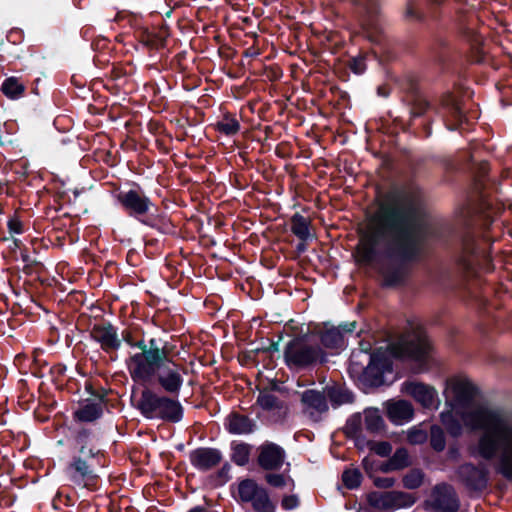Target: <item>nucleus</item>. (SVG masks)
I'll use <instances>...</instances> for the list:
<instances>
[{"instance_id": "62", "label": "nucleus", "mask_w": 512, "mask_h": 512, "mask_svg": "<svg viewBox=\"0 0 512 512\" xmlns=\"http://www.w3.org/2000/svg\"><path fill=\"white\" fill-rule=\"evenodd\" d=\"M397 502H398V504H397L396 508L410 507L415 503V497L409 493V497H402Z\"/></svg>"}, {"instance_id": "49", "label": "nucleus", "mask_w": 512, "mask_h": 512, "mask_svg": "<svg viewBox=\"0 0 512 512\" xmlns=\"http://www.w3.org/2000/svg\"><path fill=\"white\" fill-rule=\"evenodd\" d=\"M370 449L380 457H388L392 452V445L388 441L371 442Z\"/></svg>"}, {"instance_id": "8", "label": "nucleus", "mask_w": 512, "mask_h": 512, "mask_svg": "<svg viewBox=\"0 0 512 512\" xmlns=\"http://www.w3.org/2000/svg\"><path fill=\"white\" fill-rule=\"evenodd\" d=\"M87 458L80 454L73 455L65 467V475L73 485L89 491H97L100 477Z\"/></svg>"}, {"instance_id": "38", "label": "nucleus", "mask_w": 512, "mask_h": 512, "mask_svg": "<svg viewBox=\"0 0 512 512\" xmlns=\"http://www.w3.org/2000/svg\"><path fill=\"white\" fill-rule=\"evenodd\" d=\"M424 476V472L421 469L413 468L403 476V486L409 490L417 489L423 484Z\"/></svg>"}, {"instance_id": "14", "label": "nucleus", "mask_w": 512, "mask_h": 512, "mask_svg": "<svg viewBox=\"0 0 512 512\" xmlns=\"http://www.w3.org/2000/svg\"><path fill=\"white\" fill-rule=\"evenodd\" d=\"M120 339L121 342L124 341L129 346L136 347L140 350V352L131 355L126 361L129 373H131L133 369H135L144 359L149 356L151 350L153 351L162 343L161 339L156 338H151L148 340V342H145L143 338L140 340H135L133 331L128 328L122 330Z\"/></svg>"}, {"instance_id": "63", "label": "nucleus", "mask_w": 512, "mask_h": 512, "mask_svg": "<svg viewBox=\"0 0 512 512\" xmlns=\"http://www.w3.org/2000/svg\"><path fill=\"white\" fill-rule=\"evenodd\" d=\"M356 326H357V322L353 321V322L341 323L337 328H339L342 333L343 332H345V333H352L356 329Z\"/></svg>"}, {"instance_id": "54", "label": "nucleus", "mask_w": 512, "mask_h": 512, "mask_svg": "<svg viewBox=\"0 0 512 512\" xmlns=\"http://www.w3.org/2000/svg\"><path fill=\"white\" fill-rule=\"evenodd\" d=\"M427 439V434L420 429H411L408 433V440L411 444H422Z\"/></svg>"}, {"instance_id": "32", "label": "nucleus", "mask_w": 512, "mask_h": 512, "mask_svg": "<svg viewBox=\"0 0 512 512\" xmlns=\"http://www.w3.org/2000/svg\"><path fill=\"white\" fill-rule=\"evenodd\" d=\"M321 345L327 349H338L344 345V336L341 330L335 326L318 332Z\"/></svg>"}, {"instance_id": "57", "label": "nucleus", "mask_w": 512, "mask_h": 512, "mask_svg": "<svg viewBox=\"0 0 512 512\" xmlns=\"http://www.w3.org/2000/svg\"><path fill=\"white\" fill-rule=\"evenodd\" d=\"M281 339H282V336L280 335L278 341H269V344L267 345V350L269 352V360L271 362V365L270 366L265 365L266 368H274L275 367L272 354L279 352V342Z\"/></svg>"}, {"instance_id": "21", "label": "nucleus", "mask_w": 512, "mask_h": 512, "mask_svg": "<svg viewBox=\"0 0 512 512\" xmlns=\"http://www.w3.org/2000/svg\"><path fill=\"white\" fill-rule=\"evenodd\" d=\"M301 403L310 410L309 416L313 421H319L320 416L329 410L326 394L316 389H307L301 394Z\"/></svg>"}, {"instance_id": "31", "label": "nucleus", "mask_w": 512, "mask_h": 512, "mask_svg": "<svg viewBox=\"0 0 512 512\" xmlns=\"http://www.w3.org/2000/svg\"><path fill=\"white\" fill-rule=\"evenodd\" d=\"M471 168L473 170V184L475 190L483 196L487 183L488 173L490 170L489 163L487 161L474 162L471 158Z\"/></svg>"}, {"instance_id": "52", "label": "nucleus", "mask_w": 512, "mask_h": 512, "mask_svg": "<svg viewBox=\"0 0 512 512\" xmlns=\"http://www.w3.org/2000/svg\"><path fill=\"white\" fill-rule=\"evenodd\" d=\"M265 481L272 487L282 488L286 485V480L283 474L267 473Z\"/></svg>"}, {"instance_id": "29", "label": "nucleus", "mask_w": 512, "mask_h": 512, "mask_svg": "<svg viewBox=\"0 0 512 512\" xmlns=\"http://www.w3.org/2000/svg\"><path fill=\"white\" fill-rule=\"evenodd\" d=\"M0 91L10 100H18L26 95V85L21 78L10 76L4 79Z\"/></svg>"}, {"instance_id": "39", "label": "nucleus", "mask_w": 512, "mask_h": 512, "mask_svg": "<svg viewBox=\"0 0 512 512\" xmlns=\"http://www.w3.org/2000/svg\"><path fill=\"white\" fill-rule=\"evenodd\" d=\"M364 423L370 433H378L385 427L384 419L377 410L366 413Z\"/></svg>"}, {"instance_id": "56", "label": "nucleus", "mask_w": 512, "mask_h": 512, "mask_svg": "<svg viewBox=\"0 0 512 512\" xmlns=\"http://www.w3.org/2000/svg\"><path fill=\"white\" fill-rule=\"evenodd\" d=\"M67 367L65 364L57 363L50 368V374L54 383L60 381V378L65 375Z\"/></svg>"}, {"instance_id": "13", "label": "nucleus", "mask_w": 512, "mask_h": 512, "mask_svg": "<svg viewBox=\"0 0 512 512\" xmlns=\"http://www.w3.org/2000/svg\"><path fill=\"white\" fill-rule=\"evenodd\" d=\"M456 474L460 482L470 492H483L489 481V471L484 465L477 466L471 462L461 464Z\"/></svg>"}, {"instance_id": "60", "label": "nucleus", "mask_w": 512, "mask_h": 512, "mask_svg": "<svg viewBox=\"0 0 512 512\" xmlns=\"http://www.w3.org/2000/svg\"><path fill=\"white\" fill-rule=\"evenodd\" d=\"M260 132L263 133V140L264 141H267L269 139H277V136H275L274 134V128L270 125H267V126H264L263 128L260 129Z\"/></svg>"}, {"instance_id": "50", "label": "nucleus", "mask_w": 512, "mask_h": 512, "mask_svg": "<svg viewBox=\"0 0 512 512\" xmlns=\"http://www.w3.org/2000/svg\"><path fill=\"white\" fill-rule=\"evenodd\" d=\"M127 71L126 69L119 63L112 64L111 69L105 74L108 78V81L116 82L126 77Z\"/></svg>"}, {"instance_id": "64", "label": "nucleus", "mask_w": 512, "mask_h": 512, "mask_svg": "<svg viewBox=\"0 0 512 512\" xmlns=\"http://www.w3.org/2000/svg\"><path fill=\"white\" fill-rule=\"evenodd\" d=\"M391 93V88L387 84H382L377 87V95L387 98Z\"/></svg>"}, {"instance_id": "28", "label": "nucleus", "mask_w": 512, "mask_h": 512, "mask_svg": "<svg viewBox=\"0 0 512 512\" xmlns=\"http://www.w3.org/2000/svg\"><path fill=\"white\" fill-rule=\"evenodd\" d=\"M430 51L434 60L441 65H445L452 58V47L449 41L439 35L433 38Z\"/></svg>"}, {"instance_id": "30", "label": "nucleus", "mask_w": 512, "mask_h": 512, "mask_svg": "<svg viewBox=\"0 0 512 512\" xmlns=\"http://www.w3.org/2000/svg\"><path fill=\"white\" fill-rule=\"evenodd\" d=\"M326 397L329 399L333 408L354 402L353 392L340 385L328 386L326 388Z\"/></svg>"}, {"instance_id": "7", "label": "nucleus", "mask_w": 512, "mask_h": 512, "mask_svg": "<svg viewBox=\"0 0 512 512\" xmlns=\"http://www.w3.org/2000/svg\"><path fill=\"white\" fill-rule=\"evenodd\" d=\"M283 360L290 371H311L328 361V355L319 344H311L306 336H295L287 342Z\"/></svg>"}, {"instance_id": "41", "label": "nucleus", "mask_w": 512, "mask_h": 512, "mask_svg": "<svg viewBox=\"0 0 512 512\" xmlns=\"http://www.w3.org/2000/svg\"><path fill=\"white\" fill-rule=\"evenodd\" d=\"M362 429V418L359 413L351 415L345 424L344 433L349 439H356Z\"/></svg>"}, {"instance_id": "42", "label": "nucleus", "mask_w": 512, "mask_h": 512, "mask_svg": "<svg viewBox=\"0 0 512 512\" xmlns=\"http://www.w3.org/2000/svg\"><path fill=\"white\" fill-rule=\"evenodd\" d=\"M430 446L436 452H442L446 447L445 433L438 425H432L430 429Z\"/></svg>"}, {"instance_id": "16", "label": "nucleus", "mask_w": 512, "mask_h": 512, "mask_svg": "<svg viewBox=\"0 0 512 512\" xmlns=\"http://www.w3.org/2000/svg\"><path fill=\"white\" fill-rule=\"evenodd\" d=\"M258 465L266 471H278L284 464L286 452L280 445L265 441L258 448Z\"/></svg>"}, {"instance_id": "9", "label": "nucleus", "mask_w": 512, "mask_h": 512, "mask_svg": "<svg viewBox=\"0 0 512 512\" xmlns=\"http://www.w3.org/2000/svg\"><path fill=\"white\" fill-rule=\"evenodd\" d=\"M393 371L391 357L382 348L370 354L369 362L359 376V381L366 388H378L384 385V374Z\"/></svg>"}, {"instance_id": "40", "label": "nucleus", "mask_w": 512, "mask_h": 512, "mask_svg": "<svg viewBox=\"0 0 512 512\" xmlns=\"http://www.w3.org/2000/svg\"><path fill=\"white\" fill-rule=\"evenodd\" d=\"M363 476L359 469H346L342 473V482L349 490H355L360 487Z\"/></svg>"}, {"instance_id": "37", "label": "nucleus", "mask_w": 512, "mask_h": 512, "mask_svg": "<svg viewBox=\"0 0 512 512\" xmlns=\"http://www.w3.org/2000/svg\"><path fill=\"white\" fill-rule=\"evenodd\" d=\"M256 403L265 411L278 410L283 407V402L274 394L261 391Z\"/></svg>"}, {"instance_id": "51", "label": "nucleus", "mask_w": 512, "mask_h": 512, "mask_svg": "<svg viewBox=\"0 0 512 512\" xmlns=\"http://www.w3.org/2000/svg\"><path fill=\"white\" fill-rule=\"evenodd\" d=\"M7 229L11 235H20L24 233V224L20 220V218L16 214H14L7 221Z\"/></svg>"}, {"instance_id": "35", "label": "nucleus", "mask_w": 512, "mask_h": 512, "mask_svg": "<svg viewBox=\"0 0 512 512\" xmlns=\"http://www.w3.org/2000/svg\"><path fill=\"white\" fill-rule=\"evenodd\" d=\"M309 220L299 213H295L291 217V231L302 241H307L310 237Z\"/></svg>"}, {"instance_id": "18", "label": "nucleus", "mask_w": 512, "mask_h": 512, "mask_svg": "<svg viewBox=\"0 0 512 512\" xmlns=\"http://www.w3.org/2000/svg\"><path fill=\"white\" fill-rule=\"evenodd\" d=\"M106 406V395L102 394L99 399L87 398L79 402V406L73 411L72 416L75 422L93 423L101 419Z\"/></svg>"}, {"instance_id": "53", "label": "nucleus", "mask_w": 512, "mask_h": 512, "mask_svg": "<svg viewBox=\"0 0 512 512\" xmlns=\"http://www.w3.org/2000/svg\"><path fill=\"white\" fill-rule=\"evenodd\" d=\"M112 52H103L99 54H95L93 58V62L96 67L104 69L109 67L111 64Z\"/></svg>"}, {"instance_id": "2", "label": "nucleus", "mask_w": 512, "mask_h": 512, "mask_svg": "<svg viewBox=\"0 0 512 512\" xmlns=\"http://www.w3.org/2000/svg\"><path fill=\"white\" fill-rule=\"evenodd\" d=\"M475 429L482 433L478 438L475 453L484 460H493L501 452L498 473L512 480V424L500 408L478 406L469 413Z\"/></svg>"}, {"instance_id": "47", "label": "nucleus", "mask_w": 512, "mask_h": 512, "mask_svg": "<svg viewBox=\"0 0 512 512\" xmlns=\"http://www.w3.org/2000/svg\"><path fill=\"white\" fill-rule=\"evenodd\" d=\"M442 423L444 424L447 432L453 436L458 437L462 433V425L459 422L458 419L453 417L452 415L445 416L444 414L441 415Z\"/></svg>"}, {"instance_id": "48", "label": "nucleus", "mask_w": 512, "mask_h": 512, "mask_svg": "<svg viewBox=\"0 0 512 512\" xmlns=\"http://www.w3.org/2000/svg\"><path fill=\"white\" fill-rule=\"evenodd\" d=\"M91 48L93 49L95 54L113 51V47L111 46L110 40L103 36H98L94 38L91 42Z\"/></svg>"}, {"instance_id": "27", "label": "nucleus", "mask_w": 512, "mask_h": 512, "mask_svg": "<svg viewBox=\"0 0 512 512\" xmlns=\"http://www.w3.org/2000/svg\"><path fill=\"white\" fill-rule=\"evenodd\" d=\"M389 420L395 424H402L411 420L414 416V409L411 403L399 400L390 404L387 408Z\"/></svg>"}, {"instance_id": "59", "label": "nucleus", "mask_w": 512, "mask_h": 512, "mask_svg": "<svg viewBox=\"0 0 512 512\" xmlns=\"http://www.w3.org/2000/svg\"><path fill=\"white\" fill-rule=\"evenodd\" d=\"M484 60V54L482 50L477 46L471 47V55L469 61L472 63H481Z\"/></svg>"}, {"instance_id": "4", "label": "nucleus", "mask_w": 512, "mask_h": 512, "mask_svg": "<svg viewBox=\"0 0 512 512\" xmlns=\"http://www.w3.org/2000/svg\"><path fill=\"white\" fill-rule=\"evenodd\" d=\"M113 196L126 215L138 220L144 226L162 235L177 234V226L170 216L161 211L139 183L128 182L125 188L116 189Z\"/></svg>"}, {"instance_id": "12", "label": "nucleus", "mask_w": 512, "mask_h": 512, "mask_svg": "<svg viewBox=\"0 0 512 512\" xmlns=\"http://www.w3.org/2000/svg\"><path fill=\"white\" fill-rule=\"evenodd\" d=\"M431 345L427 337L418 335L392 348V355L402 360L415 362L420 369L427 368Z\"/></svg>"}, {"instance_id": "44", "label": "nucleus", "mask_w": 512, "mask_h": 512, "mask_svg": "<svg viewBox=\"0 0 512 512\" xmlns=\"http://www.w3.org/2000/svg\"><path fill=\"white\" fill-rule=\"evenodd\" d=\"M368 57V52L360 51L358 55L350 57L348 60V67L354 74L361 75L366 69V60Z\"/></svg>"}, {"instance_id": "3", "label": "nucleus", "mask_w": 512, "mask_h": 512, "mask_svg": "<svg viewBox=\"0 0 512 512\" xmlns=\"http://www.w3.org/2000/svg\"><path fill=\"white\" fill-rule=\"evenodd\" d=\"M186 368L174 360L168 342L151 350L149 356L144 359L130 376L136 383L158 386L164 393L170 396H179L184 383L183 373Z\"/></svg>"}, {"instance_id": "33", "label": "nucleus", "mask_w": 512, "mask_h": 512, "mask_svg": "<svg viewBox=\"0 0 512 512\" xmlns=\"http://www.w3.org/2000/svg\"><path fill=\"white\" fill-rule=\"evenodd\" d=\"M241 125L235 114L225 113L223 118L215 124V129L220 134L228 137L236 135L240 131Z\"/></svg>"}, {"instance_id": "15", "label": "nucleus", "mask_w": 512, "mask_h": 512, "mask_svg": "<svg viewBox=\"0 0 512 512\" xmlns=\"http://www.w3.org/2000/svg\"><path fill=\"white\" fill-rule=\"evenodd\" d=\"M433 500L426 501L435 511L458 512L460 508L459 498L453 487L447 483L437 484L432 490Z\"/></svg>"}, {"instance_id": "55", "label": "nucleus", "mask_w": 512, "mask_h": 512, "mask_svg": "<svg viewBox=\"0 0 512 512\" xmlns=\"http://www.w3.org/2000/svg\"><path fill=\"white\" fill-rule=\"evenodd\" d=\"M281 506L284 510H292L299 506V498L297 495H286L282 498Z\"/></svg>"}, {"instance_id": "45", "label": "nucleus", "mask_w": 512, "mask_h": 512, "mask_svg": "<svg viewBox=\"0 0 512 512\" xmlns=\"http://www.w3.org/2000/svg\"><path fill=\"white\" fill-rule=\"evenodd\" d=\"M353 2L370 20L378 15L379 0H353Z\"/></svg>"}, {"instance_id": "58", "label": "nucleus", "mask_w": 512, "mask_h": 512, "mask_svg": "<svg viewBox=\"0 0 512 512\" xmlns=\"http://www.w3.org/2000/svg\"><path fill=\"white\" fill-rule=\"evenodd\" d=\"M395 483L394 478L391 477H377L374 479V485L378 488L388 489Z\"/></svg>"}, {"instance_id": "11", "label": "nucleus", "mask_w": 512, "mask_h": 512, "mask_svg": "<svg viewBox=\"0 0 512 512\" xmlns=\"http://www.w3.org/2000/svg\"><path fill=\"white\" fill-rule=\"evenodd\" d=\"M238 501L251 503L255 512H275L276 506L271 501L266 488L258 485L251 478H246L238 483Z\"/></svg>"}, {"instance_id": "43", "label": "nucleus", "mask_w": 512, "mask_h": 512, "mask_svg": "<svg viewBox=\"0 0 512 512\" xmlns=\"http://www.w3.org/2000/svg\"><path fill=\"white\" fill-rule=\"evenodd\" d=\"M390 464L394 465L397 470H402L411 465L408 451L404 447L397 448L394 454L390 457Z\"/></svg>"}, {"instance_id": "46", "label": "nucleus", "mask_w": 512, "mask_h": 512, "mask_svg": "<svg viewBox=\"0 0 512 512\" xmlns=\"http://www.w3.org/2000/svg\"><path fill=\"white\" fill-rule=\"evenodd\" d=\"M230 469V464L228 462H225L216 473L210 475L209 478L213 486L218 487L226 484L230 479Z\"/></svg>"}, {"instance_id": "6", "label": "nucleus", "mask_w": 512, "mask_h": 512, "mask_svg": "<svg viewBox=\"0 0 512 512\" xmlns=\"http://www.w3.org/2000/svg\"><path fill=\"white\" fill-rule=\"evenodd\" d=\"M178 396L159 394L150 387H145L135 408L148 420H161L165 423H178L183 419L184 408Z\"/></svg>"}, {"instance_id": "24", "label": "nucleus", "mask_w": 512, "mask_h": 512, "mask_svg": "<svg viewBox=\"0 0 512 512\" xmlns=\"http://www.w3.org/2000/svg\"><path fill=\"white\" fill-rule=\"evenodd\" d=\"M451 389L456 405L461 408L470 407L479 393L477 386L468 379L454 380Z\"/></svg>"}, {"instance_id": "61", "label": "nucleus", "mask_w": 512, "mask_h": 512, "mask_svg": "<svg viewBox=\"0 0 512 512\" xmlns=\"http://www.w3.org/2000/svg\"><path fill=\"white\" fill-rule=\"evenodd\" d=\"M20 257H21V260L25 263V264H29V263H36V264H41L40 262H38L36 259H33L30 254H29V250L27 247H23V249H21L20 251Z\"/></svg>"}, {"instance_id": "36", "label": "nucleus", "mask_w": 512, "mask_h": 512, "mask_svg": "<svg viewBox=\"0 0 512 512\" xmlns=\"http://www.w3.org/2000/svg\"><path fill=\"white\" fill-rule=\"evenodd\" d=\"M139 41L152 50H158L165 45V38L158 32L149 29H142L138 32Z\"/></svg>"}, {"instance_id": "5", "label": "nucleus", "mask_w": 512, "mask_h": 512, "mask_svg": "<svg viewBox=\"0 0 512 512\" xmlns=\"http://www.w3.org/2000/svg\"><path fill=\"white\" fill-rule=\"evenodd\" d=\"M401 89L404 93V101L409 107L413 121L425 117L430 110L450 120L452 125L447 126L450 130L458 129V127L467 120L461 100L451 92L444 93L439 99V104L433 106L423 96L420 90V79L414 73H408L403 77Z\"/></svg>"}, {"instance_id": "1", "label": "nucleus", "mask_w": 512, "mask_h": 512, "mask_svg": "<svg viewBox=\"0 0 512 512\" xmlns=\"http://www.w3.org/2000/svg\"><path fill=\"white\" fill-rule=\"evenodd\" d=\"M421 218L414 197L402 190L387 192L359 235L353 252L356 264L375 269L384 288L405 286L430 236L449 251L465 278L474 277L492 246L488 230L493 218L470 199L459 207L454 225L442 223L428 231Z\"/></svg>"}, {"instance_id": "25", "label": "nucleus", "mask_w": 512, "mask_h": 512, "mask_svg": "<svg viewBox=\"0 0 512 512\" xmlns=\"http://www.w3.org/2000/svg\"><path fill=\"white\" fill-rule=\"evenodd\" d=\"M402 497H409V493L402 491L377 492L372 491L367 495V502L370 506L383 510H393L397 507L398 500Z\"/></svg>"}, {"instance_id": "19", "label": "nucleus", "mask_w": 512, "mask_h": 512, "mask_svg": "<svg viewBox=\"0 0 512 512\" xmlns=\"http://www.w3.org/2000/svg\"><path fill=\"white\" fill-rule=\"evenodd\" d=\"M223 460V454L218 448L198 447L189 452L191 465L200 472H208L216 468Z\"/></svg>"}, {"instance_id": "17", "label": "nucleus", "mask_w": 512, "mask_h": 512, "mask_svg": "<svg viewBox=\"0 0 512 512\" xmlns=\"http://www.w3.org/2000/svg\"><path fill=\"white\" fill-rule=\"evenodd\" d=\"M90 336L100 344L105 353L116 352L121 347V339L118 336L117 328L109 321L94 324Z\"/></svg>"}, {"instance_id": "20", "label": "nucleus", "mask_w": 512, "mask_h": 512, "mask_svg": "<svg viewBox=\"0 0 512 512\" xmlns=\"http://www.w3.org/2000/svg\"><path fill=\"white\" fill-rule=\"evenodd\" d=\"M432 119L425 115V117L415 119L410 117V121L405 123L402 118L396 117L393 119L392 125L388 128V132L397 135L400 131L410 132L421 138H429L432 135Z\"/></svg>"}, {"instance_id": "26", "label": "nucleus", "mask_w": 512, "mask_h": 512, "mask_svg": "<svg viewBox=\"0 0 512 512\" xmlns=\"http://www.w3.org/2000/svg\"><path fill=\"white\" fill-rule=\"evenodd\" d=\"M226 430L233 435L253 433L256 423L249 416L238 412H231L225 419Z\"/></svg>"}, {"instance_id": "10", "label": "nucleus", "mask_w": 512, "mask_h": 512, "mask_svg": "<svg viewBox=\"0 0 512 512\" xmlns=\"http://www.w3.org/2000/svg\"><path fill=\"white\" fill-rule=\"evenodd\" d=\"M446 0H407L403 18L407 22L424 24L427 20L438 23L443 16L442 6Z\"/></svg>"}, {"instance_id": "23", "label": "nucleus", "mask_w": 512, "mask_h": 512, "mask_svg": "<svg viewBox=\"0 0 512 512\" xmlns=\"http://www.w3.org/2000/svg\"><path fill=\"white\" fill-rule=\"evenodd\" d=\"M402 392L411 396L415 401L423 407H431L434 402L436 390L422 382L407 380L402 384Z\"/></svg>"}, {"instance_id": "22", "label": "nucleus", "mask_w": 512, "mask_h": 512, "mask_svg": "<svg viewBox=\"0 0 512 512\" xmlns=\"http://www.w3.org/2000/svg\"><path fill=\"white\" fill-rule=\"evenodd\" d=\"M98 437L92 428L81 427L74 434L75 443L78 446V454L88 458H98L104 455V451L97 448L93 442Z\"/></svg>"}, {"instance_id": "34", "label": "nucleus", "mask_w": 512, "mask_h": 512, "mask_svg": "<svg viewBox=\"0 0 512 512\" xmlns=\"http://www.w3.org/2000/svg\"><path fill=\"white\" fill-rule=\"evenodd\" d=\"M231 460L240 467L248 464L250 454L252 451V445L245 442H231Z\"/></svg>"}]
</instances>
